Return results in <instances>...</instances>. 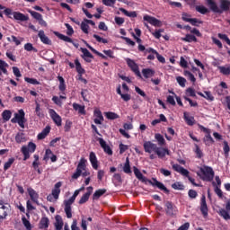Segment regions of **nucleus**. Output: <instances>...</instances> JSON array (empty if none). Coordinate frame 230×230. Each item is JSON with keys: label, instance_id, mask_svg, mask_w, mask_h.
I'll list each match as a JSON object with an SVG mask.
<instances>
[{"label": "nucleus", "instance_id": "1", "mask_svg": "<svg viewBox=\"0 0 230 230\" xmlns=\"http://www.w3.org/2000/svg\"><path fill=\"white\" fill-rule=\"evenodd\" d=\"M133 170L137 179H138V181H141V182H149L151 186H156V188H158L162 191H164V193H167V194L170 193V190L164 186V184L157 181V179L155 178H153L152 180L146 179V177H145L143 173H141V171H139V169H137V167L136 166L133 167Z\"/></svg>", "mask_w": 230, "mask_h": 230}, {"label": "nucleus", "instance_id": "2", "mask_svg": "<svg viewBox=\"0 0 230 230\" xmlns=\"http://www.w3.org/2000/svg\"><path fill=\"white\" fill-rule=\"evenodd\" d=\"M145 151L148 154H152L155 152L158 155V157H164L166 154L168 155V149L163 147H157L155 145H144Z\"/></svg>", "mask_w": 230, "mask_h": 230}, {"label": "nucleus", "instance_id": "3", "mask_svg": "<svg viewBox=\"0 0 230 230\" xmlns=\"http://www.w3.org/2000/svg\"><path fill=\"white\" fill-rule=\"evenodd\" d=\"M26 113L24 110L21 109L18 111V113H14V118L11 119L12 123H18L21 128H24V123H26Z\"/></svg>", "mask_w": 230, "mask_h": 230}, {"label": "nucleus", "instance_id": "4", "mask_svg": "<svg viewBox=\"0 0 230 230\" xmlns=\"http://www.w3.org/2000/svg\"><path fill=\"white\" fill-rule=\"evenodd\" d=\"M201 173L203 176H200L202 181H208V182H211L215 177V172L213 171V168L208 166H204L200 169Z\"/></svg>", "mask_w": 230, "mask_h": 230}, {"label": "nucleus", "instance_id": "5", "mask_svg": "<svg viewBox=\"0 0 230 230\" xmlns=\"http://www.w3.org/2000/svg\"><path fill=\"white\" fill-rule=\"evenodd\" d=\"M126 64L128 65L129 69H131V71L137 76H138V78H142L141 72L139 71V66L137 65V63H136V61H134L133 59H130V58H126Z\"/></svg>", "mask_w": 230, "mask_h": 230}, {"label": "nucleus", "instance_id": "6", "mask_svg": "<svg viewBox=\"0 0 230 230\" xmlns=\"http://www.w3.org/2000/svg\"><path fill=\"white\" fill-rule=\"evenodd\" d=\"M37 149L36 145H28V146H23L22 147V154H23V161H27V159H30V154H33L35 150Z\"/></svg>", "mask_w": 230, "mask_h": 230}, {"label": "nucleus", "instance_id": "7", "mask_svg": "<svg viewBox=\"0 0 230 230\" xmlns=\"http://www.w3.org/2000/svg\"><path fill=\"white\" fill-rule=\"evenodd\" d=\"M199 130H201V132H204L206 135L204 137V143H208V144H213L215 143V140H213V137H211V129L199 125Z\"/></svg>", "mask_w": 230, "mask_h": 230}, {"label": "nucleus", "instance_id": "8", "mask_svg": "<svg viewBox=\"0 0 230 230\" xmlns=\"http://www.w3.org/2000/svg\"><path fill=\"white\" fill-rule=\"evenodd\" d=\"M186 17H191V15L189 14L188 13H183L181 14V19L185 22H190L192 26H199V24H202L203 22L202 21H199L197 18H186Z\"/></svg>", "mask_w": 230, "mask_h": 230}, {"label": "nucleus", "instance_id": "9", "mask_svg": "<svg viewBox=\"0 0 230 230\" xmlns=\"http://www.w3.org/2000/svg\"><path fill=\"white\" fill-rule=\"evenodd\" d=\"M49 114L51 118V119L54 121V123L57 125V127H62V117L55 111V110L50 109L49 111Z\"/></svg>", "mask_w": 230, "mask_h": 230}, {"label": "nucleus", "instance_id": "10", "mask_svg": "<svg viewBox=\"0 0 230 230\" xmlns=\"http://www.w3.org/2000/svg\"><path fill=\"white\" fill-rule=\"evenodd\" d=\"M75 199H74L73 197H71L68 200H65V212L67 217V218H72L73 214L71 213V205L75 202Z\"/></svg>", "mask_w": 230, "mask_h": 230}, {"label": "nucleus", "instance_id": "11", "mask_svg": "<svg viewBox=\"0 0 230 230\" xmlns=\"http://www.w3.org/2000/svg\"><path fill=\"white\" fill-rule=\"evenodd\" d=\"M81 51L83 53V55H81V58L84 62L91 64L93 62V60H91V58H94V56H93V54H91V52L87 49L81 48Z\"/></svg>", "mask_w": 230, "mask_h": 230}, {"label": "nucleus", "instance_id": "12", "mask_svg": "<svg viewBox=\"0 0 230 230\" xmlns=\"http://www.w3.org/2000/svg\"><path fill=\"white\" fill-rule=\"evenodd\" d=\"M54 35H56V37H58V39H60V40H64V42H70V44H73V46H75V48H78L79 44L75 43V41H73V39L60 33V32H54Z\"/></svg>", "mask_w": 230, "mask_h": 230}, {"label": "nucleus", "instance_id": "13", "mask_svg": "<svg viewBox=\"0 0 230 230\" xmlns=\"http://www.w3.org/2000/svg\"><path fill=\"white\" fill-rule=\"evenodd\" d=\"M144 21H146V22H149V24H152V26H161V21L157 20V18L150 15H145Z\"/></svg>", "mask_w": 230, "mask_h": 230}, {"label": "nucleus", "instance_id": "14", "mask_svg": "<svg viewBox=\"0 0 230 230\" xmlns=\"http://www.w3.org/2000/svg\"><path fill=\"white\" fill-rule=\"evenodd\" d=\"M8 217V208L4 206V201L0 199V220H4Z\"/></svg>", "mask_w": 230, "mask_h": 230}, {"label": "nucleus", "instance_id": "15", "mask_svg": "<svg viewBox=\"0 0 230 230\" xmlns=\"http://www.w3.org/2000/svg\"><path fill=\"white\" fill-rule=\"evenodd\" d=\"M38 37L43 44H46L47 46H51V40H49V38L46 36V33H44L43 30L39 31Z\"/></svg>", "mask_w": 230, "mask_h": 230}, {"label": "nucleus", "instance_id": "16", "mask_svg": "<svg viewBox=\"0 0 230 230\" xmlns=\"http://www.w3.org/2000/svg\"><path fill=\"white\" fill-rule=\"evenodd\" d=\"M13 19H15V21H21L22 22H24L30 19V17H28V15H25L24 13H22L21 12H13Z\"/></svg>", "mask_w": 230, "mask_h": 230}, {"label": "nucleus", "instance_id": "17", "mask_svg": "<svg viewBox=\"0 0 230 230\" xmlns=\"http://www.w3.org/2000/svg\"><path fill=\"white\" fill-rule=\"evenodd\" d=\"M27 191L31 197V200H32V202L35 204H39V193H37V191H35V190L32 188H29Z\"/></svg>", "mask_w": 230, "mask_h": 230}, {"label": "nucleus", "instance_id": "18", "mask_svg": "<svg viewBox=\"0 0 230 230\" xmlns=\"http://www.w3.org/2000/svg\"><path fill=\"white\" fill-rule=\"evenodd\" d=\"M62 186V182L58 181L55 184V188L52 190V197L55 200H58V195H60V187Z\"/></svg>", "mask_w": 230, "mask_h": 230}, {"label": "nucleus", "instance_id": "19", "mask_svg": "<svg viewBox=\"0 0 230 230\" xmlns=\"http://www.w3.org/2000/svg\"><path fill=\"white\" fill-rule=\"evenodd\" d=\"M165 208L166 215L169 217H173V215H175V208H173V204L172 202L166 201Z\"/></svg>", "mask_w": 230, "mask_h": 230}, {"label": "nucleus", "instance_id": "20", "mask_svg": "<svg viewBox=\"0 0 230 230\" xmlns=\"http://www.w3.org/2000/svg\"><path fill=\"white\" fill-rule=\"evenodd\" d=\"M207 3L212 12H214L215 13H222V11L220 10V8H218V5H217V3H215V1L207 0Z\"/></svg>", "mask_w": 230, "mask_h": 230}, {"label": "nucleus", "instance_id": "21", "mask_svg": "<svg viewBox=\"0 0 230 230\" xmlns=\"http://www.w3.org/2000/svg\"><path fill=\"white\" fill-rule=\"evenodd\" d=\"M94 116L96 118L93 119V123H95V125H102V121H103L102 111L100 110L94 111Z\"/></svg>", "mask_w": 230, "mask_h": 230}, {"label": "nucleus", "instance_id": "22", "mask_svg": "<svg viewBox=\"0 0 230 230\" xmlns=\"http://www.w3.org/2000/svg\"><path fill=\"white\" fill-rule=\"evenodd\" d=\"M142 75L144 78H152L155 75V71L152 68H144L142 69Z\"/></svg>", "mask_w": 230, "mask_h": 230}, {"label": "nucleus", "instance_id": "23", "mask_svg": "<svg viewBox=\"0 0 230 230\" xmlns=\"http://www.w3.org/2000/svg\"><path fill=\"white\" fill-rule=\"evenodd\" d=\"M200 211L204 217H208V204L206 203V196L201 198Z\"/></svg>", "mask_w": 230, "mask_h": 230}, {"label": "nucleus", "instance_id": "24", "mask_svg": "<svg viewBox=\"0 0 230 230\" xmlns=\"http://www.w3.org/2000/svg\"><path fill=\"white\" fill-rule=\"evenodd\" d=\"M183 118L185 119V122L189 127H193L195 125V117L188 115L187 112L183 113Z\"/></svg>", "mask_w": 230, "mask_h": 230}, {"label": "nucleus", "instance_id": "25", "mask_svg": "<svg viewBox=\"0 0 230 230\" xmlns=\"http://www.w3.org/2000/svg\"><path fill=\"white\" fill-rule=\"evenodd\" d=\"M58 80L59 82L58 89L62 93V94H66V80H64V77L58 75Z\"/></svg>", "mask_w": 230, "mask_h": 230}, {"label": "nucleus", "instance_id": "26", "mask_svg": "<svg viewBox=\"0 0 230 230\" xmlns=\"http://www.w3.org/2000/svg\"><path fill=\"white\" fill-rule=\"evenodd\" d=\"M84 44H86V48H88V49H90L93 53H94V55H97V57H101V58H103L104 60H107V56L96 50V49L93 48L86 41H84Z\"/></svg>", "mask_w": 230, "mask_h": 230}, {"label": "nucleus", "instance_id": "27", "mask_svg": "<svg viewBox=\"0 0 230 230\" xmlns=\"http://www.w3.org/2000/svg\"><path fill=\"white\" fill-rule=\"evenodd\" d=\"M51 132V127L47 126L42 129L40 133L38 134V139H45V137Z\"/></svg>", "mask_w": 230, "mask_h": 230}, {"label": "nucleus", "instance_id": "28", "mask_svg": "<svg viewBox=\"0 0 230 230\" xmlns=\"http://www.w3.org/2000/svg\"><path fill=\"white\" fill-rule=\"evenodd\" d=\"M90 162L94 170H98V159L96 158V155L94 152L90 153Z\"/></svg>", "mask_w": 230, "mask_h": 230}, {"label": "nucleus", "instance_id": "29", "mask_svg": "<svg viewBox=\"0 0 230 230\" xmlns=\"http://www.w3.org/2000/svg\"><path fill=\"white\" fill-rule=\"evenodd\" d=\"M75 65L76 72L78 73V75L80 76H82V75H85V69H84V67H82V64L80 63V61L78 59L75 60Z\"/></svg>", "mask_w": 230, "mask_h": 230}, {"label": "nucleus", "instance_id": "30", "mask_svg": "<svg viewBox=\"0 0 230 230\" xmlns=\"http://www.w3.org/2000/svg\"><path fill=\"white\" fill-rule=\"evenodd\" d=\"M119 12L124 13V15H126V17H131L133 19L137 17V13H136V11L128 12V11H127V9L120 7Z\"/></svg>", "mask_w": 230, "mask_h": 230}, {"label": "nucleus", "instance_id": "31", "mask_svg": "<svg viewBox=\"0 0 230 230\" xmlns=\"http://www.w3.org/2000/svg\"><path fill=\"white\" fill-rule=\"evenodd\" d=\"M55 227L56 230H62V227H64V221H62V217L60 216L56 217Z\"/></svg>", "mask_w": 230, "mask_h": 230}, {"label": "nucleus", "instance_id": "32", "mask_svg": "<svg viewBox=\"0 0 230 230\" xmlns=\"http://www.w3.org/2000/svg\"><path fill=\"white\" fill-rule=\"evenodd\" d=\"M181 40H183V42H197V37H195V35L192 34H186L184 38H181Z\"/></svg>", "mask_w": 230, "mask_h": 230}, {"label": "nucleus", "instance_id": "33", "mask_svg": "<svg viewBox=\"0 0 230 230\" xmlns=\"http://www.w3.org/2000/svg\"><path fill=\"white\" fill-rule=\"evenodd\" d=\"M73 109L75 111H78L79 114H83L84 116H85V106L80 105L78 103H74Z\"/></svg>", "mask_w": 230, "mask_h": 230}, {"label": "nucleus", "instance_id": "34", "mask_svg": "<svg viewBox=\"0 0 230 230\" xmlns=\"http://www.w3.org/2000/svg\"><path fill=\"white\" fill-rule=\"evenodd\" d=\"M217 69L219 70L221 75H224L225 76H229V75H230V66H218Z\"/></svg>", "mask_w": 230, "mask_h": 230}, {"label": "nucleus", "instance_id": "35", "mask_svg": "<svg viewBox=\"0 0 230 230\" xmlns=\"http://www.w3.org/2000/svg\"><path fill=\"white\" fill-rule=\"evenodd\" d=\"M105 193H107V190H105V189H100V190H96L93 195V200H98V199H100V197H102V195H105Z\"/></svg>", "mask_w": 230, "mask_h": 230}, {"label": "nucleus", "instance_id": "36", "mask_svg": "<svg viewBox=\"0 0 230 230\" xmlns=\"http://www.w3.org/2000/svg\"><path fill=\"white\" fill-rule=\"evenodd\" d=\"M2 118L4 122L10 121V119L12 118V111L10 110H4L2 112Z\"/></svg>", "mask_w": 230, "mask_h": 230}, {"label": "nucleus", "instance_id": "37", "mask_svg": "<svg viewBox=\"0 0 230 230\" xmlns=\"http://www.w3.org/2000/svg\"><path fill=\"white\" fill-rule=\"evenodd\" d=\"M49 226V219H48V217H42L40 222V228L48 229Z\"/></svg>", "mask_w": 230, "mask_h": 230}, {"label": "nucleus", "instance_id": "38", "mask_svg": "<svg viewBox=\"0 0 230 230\" xmlns=\"http://www.w3.org/2000/svg\"><path fill=\"white\" fill-rule=\"evenodd\" d=\"M123 172L125 173H132V170H130V161L128 160V157L126 158V163L123 167Z\"/></svg>", "mask_w": 230, "mask_h": 230}, {"label": "nucleus", "instance_id": "39", "mask_svg": "<svg viewBox=\"0 0 230 230\" xmlns=\"http://www.w3.org/2000/svg\"><path fill=\"white\" fill-rule=\"evenodd\" d=\"M25 51H33V53H38L39 49H37L35 47H33V44L31 43H26L24 45Z\"/></svg>", "mask_w": 230, "mask_h": 230}, {"label": "nucleus", "instance_id": "40", "mask_svg": "<svg viewBox=\"0 0 230 230\" xmlns=\"http://www.w3.org/2000/svg\"><path fill=\"white\" fill-rule=\"evenodd\" d=\"M196 10L202 15H206V13H209V10L208 8H206V6H204V5H197Z\"/></svg>", "mask_w": 230, "mask_h": 230}, {"label": "nucleus", "instance_id": "41", "mask_svg": "<svg viewBox=\"0 0 230 230\" xmlns=\"http://www.w3.org/2000/svg\"><path fill=\"white\" fill-rule=\"evenodd\" d=\"M186 96H190L191 98H197V93H195V89L192 87H189L186 89L185 92Z\"/></svg>", "mask_w": 230, "mask_h": 230}, {"label": "nucleus", "instance_id": "42", "mask_svg": "<svg viewBox=\"0 0 230 230\" xmlns=\"http://www.w3.org/2000/svg\"><path fill=\"white\" fill-rule=\"evenodd\" d=\"M229 6H230L229 1L221 0V5H220L221 10H223L224 12H227V10H229Z\"/></svg>", "mask_w": 230, "mask_h": 230}, {"label": "nucleus", "instance_id": "43", "mask_svg": "<svg viewBox=\"0 0 230 230\" xmlns=\"http://www.w3.org/2000/svg\"><path fill=\"white\" fill-rule=\"evenodd\" d=\"M220 217H223L225 220H230V215L229 212H227V210L221 208L218 211Z\"/></svg>", "mask_w": 230, "mask_h": 230}, {"label": "nucleus", "instance_id": "44", "mask_svg": "<svg viewBox=\"0 0 230 230\" xmlns=\"http://www.w3.org/2000/svg\"><path fill=\"white\" fill-rule=\"evenodd\" d=\"M16 143H25L26 142V137L23 133H18L15 137Z\"/></svg>", "mask_w": 230, "mask_h": 230}, {"label": "nucleus", "instance_id": "45", "mask_svg": "<svg viewBox=\"0 0 230 230\" xmlns=\"http://www.w3.org/2000/svg\"><path fill=\"white\" fill-rule=\"evenodd\" d=\"M105 116H106L107 119H118V118H119V115H118L117 113H114L112 111L106 112Z\"/></svg>", "mask_w": 230, "mask_h": 230}, {"label": "nucleus", "instance_id": "46", "mask_svg": "<svg viewBox=\"0 0 230 230\" xmlns=\"http://www.w3.org/2000/svg\"><path fill=\"white\" fill-rule=\"evenodd\" d=\"M40 104L36 102L35 113L38 118H44V113L41 112Z\"/></svg>", "mask_w": 230, "mask_h": 230}, {"label": "nucleus", "instance_id": "47", "mask_svg": "<svg viewBox=\"0 0 230 230\" xmlns=\"http://www.w3.org/2000/svg\"><path fill=\"white\" fill-rule=\"evenodd\" d=\"M15 163V158H10L4 165V170L6 172V170H9V168Z\"/></svg>", "mask_w": 230, "mask_h": 230}, {"label": "nucleus", "instance_id": "48", "mask_svg": "<svg viewBox=\"0 0 230 230\" xmlns=\"http://www.w3.org/2000/svg\"><path fill=\"white\" fill-rule=\"evenodd\" d=\"M7 40H8V42H14V44L16 46H21V40L19 39H17V37L13 36V35L11 36V38L7 37Z\"/></svg>", "mask_w": 230, "mask_h": 230}, {"label": "nucleus", "instance_id": "49", "mask_svg": "<svg viewBox=\"0 0 230 230\" xmlns=\"http://www.w3.org/2000/svg\"><path fill=\"white\" fill-rule=\"evenodd\" d=\"M176 82H178L181 87H186V78L182 76L176 77Z\"/></svg>", "mask_w": 230, "mask_h": 230}, {"label": "nucleus", "instance_id": "50", "mask_svg": "<svg viewBox=\"0 0 230 230\" xmlns=\"http://www.w3.org/2000/svg\"><path fill=\"white\" fill-rule=\"evenodd\" d=\"M81 30L86 35L89 33V24L86 23L85 22H81Z\"/></svg>", "mask_w": 230, "mask_h": 230}, {"label": "nucleus", "instance_id": "51", "mask_svg": "<svg viewBox=\"0 0 230 230\" xmlns=\"http://www.w3.org/2000/svg\"><path fill=\"white\" fill-rule=\"evenodd\" d=\"M24 80H25V82H27V84H31V85H39V84H40L35 78L25 77Z\"/></svg>", "mask_w": 230, "mask_h": 230}, {"label": "nucleus", "instance_id": "52", "mask_svg": "<svg viewBox=\"0 0 230 230\" xmlns=\"http://www.w3.org/2000/svg\"><path fill=\"white\" fill-rule=\"evenodd\" d=\"M93 39L97 40V42H102V44H108L109 40H107V39H103L102 37H100L97 34H93Z\"/></svg>", "mask_w": 230, "mask_h": 230}, {"label": "nucleus", "instance_id": "53", "mask_svg": "<svg viewBox=\"0 0 230 230\" xmlns=\"http://www.w3.org/2000/svg\"><path fill=\"white\" fill-rule=\"evenodd\" d=\"M135 91H136V93H137V94H139L140 96H142L146 100H148V97L146 96V93L143 90H141V88H139L138 86H136Z\"/></svg>", "mask_w": 230, "mask_h": 230}, {"label": "nucleus", "instance_id": "54", "mask_svg": "<svg viewBox=\"0 0 230 230\" xmlns=\"http://www.w3.org/2000/svg\"><path fill=\"white\" fill-rule=\"evenodd\" d=\"M217 36L219 39H221V40H225V42L230 46V40L229 37H227V34L218 33Z\"/></svg>", "mask_w": 230, "mask_h": 230}, {"label": "nucleus", "instance_id": "55", "mask_svg": "<svg viewBox=\"0 0 230 230\" xmlns=\"http://www.w3.org/2000/svg\"><path fill=\"white\" fill-rule=\"evenodd\" d=\"M29 13H31V17H33V19H36V21H39L42 17V14H40V13L35 11H29Z\"/></svg>", "mask_w": 230, "mask_h": 230}, {"label": "nucleus", "instance_id": "56", "mask_svg": "<svg viewBox=\"0 0 230 230\" xmlns=\"http://www.w3.org/2000/svg\"><path fill=\"white\" fill-rule=\"evenodd\" d=\"M85 163H87V160L84 158H82L77 165L78 170H85Z\"/></svg>", "mask_w": 230, "mask_h": 230}, {"label": "nucleus", "instance_id": "57", "mask_svg": "<svg viewBox=\"0 0 230 230\" xmlns=\"http://www.w3.org/2000/svg\"><path fill=\"white\" fill-rule=\"evenodd\" d=\"M194 152L199 159L202 158L204 154L202 153V149L199 146H196Z\"/></svg>", "mask_w": 230, "mask_h": 230}, {"label": "nucleus", "instance_id": "58", "mask_svg": "<svg viewBox=\"0 0 230 230\" xmlns=\"http://www.w3.org/2000/svg\"><path fill=\"white\" fill-rule=\"evenodd\" d=\"M155 137L156 141H158L159 145H164V137H163V135L157 133L155 135Z\"/></svg>", "mask_w": 230, "mask_h": 230}, {"label": "nucleus", "instance_id": "59", "mask_svg": "<svg viewBox=\"0 0 230 230\" xmlns=\"http://www.w3.org/2000/svg\"><path fill=\"white\" fill-rule=\"evenodd\" d=\"M65 26L66 28V35L70 36L75 33V30H73V27L69 23H65Z\"/></svg>", "mask_w": 230, "mask_h": 230}, {"label": "nucleus", "instance_id": "60", "mask_svg": "<svg viewBox=\"0 0 230 230\" xmlns=\"http://www.w3.org/2000/svg\"><path fill=\"white\" fill-rule=\"evenodd\" d=\"M164 31V29L156 30L155 32H152V35L155 39H161V33Z\"/></svg>", "mask_w": 230, "mask_h": 230}, {"label": "nucleus", "instance_id": "61", "mask_svg": "<svg viewBox=\"0 0 230 230\" xmlns=\"http://www.w3.org/2000/svg\"><path fill=\"white\" fill-rule=\"evenodd\" d=\"M102 147L103 148L104 152L108 154V155H112V149L111 148V146L102 145Z\"/></svg>", "mask_w": 230, "mask_h": 230}, {"label": "nucleus", "instance_id": "62", "mask_svg": "<svg viewBox=\"0 0 230 230\" xmlns=\"http://www.w3.org/2000/svg\"><path fill=\"white\" fill-rule=\"evenodd\" d=\"M172 188H173V190H184V185H182V183L181 182H175L172 185Z\"/></svg>", "mask_w": 230, "mask_h": 230}, {"label": "nucleus", "instance_id": "63", "mask_svg": "<svg viewBox=\"0 0 230 230\" xmlns=\"http://www.w3.org/2000/svg\"><path fill=\"white\" fill-rule=\"evenodd\" d=\"M204 98L206 100H208L209 102H213L215 100V97L213 96V94H211V92H205V95Z\"/></svg>", "mask_w": 230, "mask_h": 230}, {"label": "nucleus", "instance_id": "64", "mask_svg": "<svg viewBox=\"0 0 230 230\" xmlns=\"http://www.w3.org/2000/svg\"><path fill=\"white\" fill-rule=\"evenodd\" d=\"M89 193H85L84 195H83V197L79 200V204H85V202L89 200Z\"/></svg>", "mask_w": 230, "mask_h": 230}]
</instances>
